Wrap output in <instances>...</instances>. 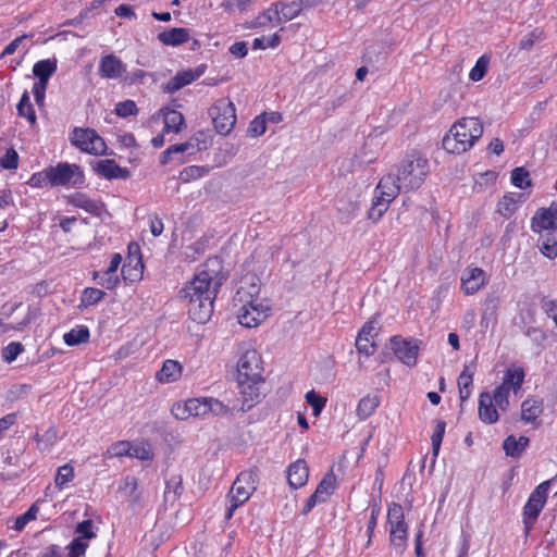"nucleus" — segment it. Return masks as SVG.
Returning <instances> with one entry per match:
<instances>
[{"label": "nucleus", "instance_id": "c85d7f7f", "mask_svg": "<svg viewBox=\"0 0 557 557\" xmlns=\"http://www.w3.org/2000/svg\"><path fill=\"white\" fill-rule=\"evenodd\" d=\"M500 304L499 296L491 293L486 296L483 305L481 326L487 327L490 321H496V313Z\"/></svg>", "mask_w": 557, "mask_h": 557}, {"label": "nucleus", "instance_id": "ddd939ff", "mask_svg": "<svg viewBox=\"0 0 557 557\" xmlns=\"http://www.w3.org/2000/svg\"><path fill=\"white\" fill-rule=\"evenodd\" d=\"M545 504L546 500L543 496H535L533 493L530 494L522 513L525 534L533 528Z\"/></svg>", "mask_w": 557, "mask_h": 557}, {"label": "nucleus", "instance_id": "4c0bfd02", "mask_svg": "<svg viewBox=\"0 0 557 557\" xmlns=\"http://www.w3.org/2000/svg\"><path fill=\"white\" fill-rule=\"evenodd\" d=\"M144 263L140 257L135 258V263L125 262L122 267V275L124 280L132 282L139 280L143 274Z\"/></svg>", "mask_w": 557, "mask_h": 557}, {"label": "nucleus", "instance_id": "423d86ee", "mask_svg": "<svg viewBox=\"0 0 557 557\" xmlns=\"http://www.w3.org/2000/svg\"><path fill=\"white\" fill-rule=\"evenodd\" d=\"M50 174V186H65L72 184L74 187H82L85 183V175L78 164L59 162L57 165L48 166Z\"/></svg>", "mask_w": 557, "mask_h": 557}, {"label": "nucleus", "instance_id": "f3484780", "mask_svg": "<svg viewBox=\"0 0 557 557\" xmlns=\"http://www.w3.org/2000/svg\"><path fill=\"white\" fill-rule=\"evenodd\" d=\"M485 284V272L480 268L467 269L461 277V287L467 295L476 293Z\"/></svg>", "mask_w": 557, "mask_h": 557}, {"label": "nucleus", "instance_id": "774afa93", "mask_svg": "<svg viewBox=\"0 0 557 557\" xmlns=\"http://www.w3.org/2000/svg\"><path fill=\"white\" fill-rule=\"evenodd\" d=\"M88 544L82 539H73L69 544V553L75 555L76 557H82L85 555Z\"/></svg>", "mask_w": 557, "mask_h": 557}, {"label": "nucleus", "instance_id": "473e14b6", "mask_svg": "<svg viewBox=\"0 0 557 557\" xmlns=\"http://www.w3.org/2000/svg\"><path fill=\"white\" fill-rule=\"evenodd\" d=\"M380 397L376 395H367L362 397L357 406V416L360 420L368 419L379 407Z\"/></svg>", "mask_w": 557, "mask_h": 557}, {"label": "nucleus", "instance_id": "4be33fe9", "mask_svg": "<svg viewBox=\"0 0 557 557\" xmlns=\"http://www.w3.org/2000/svg\"><path fill=\"white\" fill-rule=\"evenodd\" d=\"M524 200L525 196L522 193L506 194L497 203V212L504 218H510L518 209V205Z\"/></svg>", "mask_w": 557, "mask_h": 557}, {"label": "nucleus", "instance_id": "a19ab883", "mask_svg": "<svg viewBox=\"0 0 557 557\" xmlns=\"http://www.w3.org/2000/svg\"><path fill=\"white\" fill-rule=\"evenodd\" d=\"M445 429H446V422L444 420H441V419L435 420V430L431 437L432 455L434 458H436L440 453L442 441H443V437L445 434ZM434 461H435V459H433V462Z\"/></svg>", "mask_w": 557, "mask_h": 557}, {"label": "nucleus", "instance_id": "6e6552de", "mask_svg": "<svg viewBox=\"0 0 557 557\" xmlns=\"http://www.w3.org/2000/svg\"><path fill=\"white\" fill-rule=\"evenodd\" d=\"M421 341L394 335L389 338V346L395 357L407 367H414L418 361Z\"/></svg>", "mask_w": 557, "mask_h": 557}, {"label": "nucleus", "instance_id": "c756f323", "mask_svg": "<svg viewBox=\"0 0 557 557\" xmlns=\"http://www.w3.org/2000/svg\"><path fill=\"white\" fill-rule=\"evenodd\" d=\"M195 82V76L191 74V70H185L177 72L163 87V90L169 94H174L183 87Z\"/></svg>", "mask_w": 557, "mask_h": 557}, {"label": "nucleus", "instance_id": "f257e3e1", "mask_svg": "<svg viewBox=\"0 0 557 557\" xmlns=\"http://www.w3.org/2000/svg\"><path fill=\"white\" fill-rule=\"evenodd\" d=\"M213 274L214 271H200L178 293L180 298L188 300L189 318L197 323L208 322L213 313V302L223 280Z\"/></svg>", "mask_w": 557, "mask_h": 557}, {"label": "nucleus", "instance_id": "2f4dec72", "mask_svg": "<svg viewBox=\"0 0 557 557\" xmlns=\"http://www.w3.org/2000/svg\"><path fill=\"white\" fill-rule=\"evenodd\" d=\"M542 411V400L528 398L521 405V419L525 422H533L539 418Z\"/></svg>", "mask_w": 557, "mask_h": 557}, {"label": "nucleus", "instance_id": "9b49d317", "mask_svg": "<svg viewBox=\"0 0 557 557\" xmlns=\"http://www.w3.org/2000/svg\"><path fill=\"white\" fill-rule=\"evenodd\" d=\"M259 293V278L256 275H247L242 280L240 286L235 293L234 301L249 306L257 305Z\"/></svg>", "mask_w": 557, "mask_h": 557}, {"label": "nucleus", "instance_id": "b1692460", "mask_svg": "<svg viewBox=\"0 0 557 557\" xmlns=\"http://www.w3.org/2000/svg\"><path fill=\"white\" fill-rule=\"evenodd\" d=\"M525 377V372L521 367L508 368L503 377V382L498 387H505L506 391L512 389L517 393L521 388Z\"/></svg>", "mask_w": 557, "mask_h": 557}, {"label": "nucleus", "instance_id": "2eb2a0df", "mask_svg": "<svg viewBox=\"0 0 557 557\" xmlns=\"http://www.w3.org/2000/svg\"><path fill=\"white\" fill-rule=\"evenodd\" d=\"M126 72V66L114 54H108L101 58L98 73L103 78L116 79Z\"/></svg>", "mask_w": 557, "mask_h": 557}, {"label": "nucleus", "instance_id": "e433bc0d", "mask_svg": "<svg viewBox=\"0 0 557 557\" xmlns=\"http://www.w3.org/2000/svg\"><path fill=\"white\" fill-rule=\"evenodd\" d=\"M17 113L20 116L27 119V121L34 125L36 124L37 116L34 107L30 102L29 94L25 90L16 106Z\"/></svg>", "mask_w": 557, "mask_h": 557}, {"label": "nucleus", "instance_id": "f704fd0d", "mask_svg": "<svg viewBox=\"0 0 557 557\" xmlns=\"http://www.w3.org/2000/svg\"><path fill=\"white\" fill-rule=\"evenodd\" d=\"M208 413L211 412L218 417H226L232 416L234 410L242 411L240 406L238 407L236 404L230 406L228 404H224L223 401L209 397L208 398Z\"/></svg>", "mask_w": 557, "mask_h": 557}, {"label": "nucleus", "instance_id": "7ed1b4c3", "mask_svg": "<svg viewBox=\"0 0 557 557\" xmlns=\"http://www.w3.org/2000/svg\"><path fill=\"white\" fill-rule=\"evenodd\" d=\"M483 134L478 117H462L450 127L442 140V147L449 153H461L470 149Z\"/></svg>", "mask_w": 557, "mask_h": 557}, {"label": "nucleus", "instance_id": "49530a36", "mask_svg": "<svg viewBox=\"0 0 557 557\" xmlns=\"http://www.w3.org/2000/svg\"><path fill=\"white\" fill-rule=\"evenodd\" d=\"M38 502L37 500L36 503H34L28 509L26 512H24L23 515L18 516L16 519H15V522H14V525H13V529L16 530V531H22L26 524L32 521V520H35L36 517H37V513L39 511V508H38Z\"/></svg>", "mask_w": 557, "mask_h": 557}, {"label": "nucleus", "instance_id": "3c124183", "mask_svg": "<svg viewBox=\"0 0 557 557\" xmlns=\"http://www.w3.org/2000/svg\"><path fill=\"white\" fill-rule=\"evenodd\" d=\"M114 113L120 117H127L136 115L138 113V108L134 100L127 99L115 104Z\"/></svg>", "mask_w": 557, "mask_h": 557}, {"label": "nucleus", "instance_id": "09e8293b", "mask_svg": "<svg viewBox=\"0 0 557 557\" xmlns=\"http://www.w3.org/2000/svg\"><path fill=\"white\" fill-rule=\"evenodd\" d=\"M208 398L209 397H199V398H190L187 400V408L190 412V416L200 417L208 413Z\"/></svg>", "mask_w": 557, "mask_h": 557}, {"label": "nucleus", "instance_id": "c03bdc74", "mask_svg": "<svg viewBox=\"0 0 557 557\" xmlns=\"http://www.w3.org/2000/svg\"><path fill=\"white\" fill-rule=\"evenodd\" d=\"M129 457L148 461L153 459V453L149 443L131 444Z\"/></svg>", "mask_w": 557, "mask_h": 557}, {"label": "nucleus", "instance_id": "5701e85b", "mask_svg": "<svg viewBox=\"0 0 557 557\" xmlns=\"http://www.w3.org/2000/svg\"><path fill=\"white\" fill-rule=\"evenodd\" d=\"M336 478L333 471L327 472L318 484L315 491L310 496L319 504L324 503L335 491Z\"/></svg>", "mask_w": 557, "mask_h": 557}, {"label": "nucleus", "instance_id": "39448f33", "mask_svg": "<svg viewBox=\"0 0 557 557\" xmlns=\"http://www.w3.org/2000/svg\"><path fill=\"white\" fill-rule=\"evenodd\" d=\"M71 144L81 151L95 156H112L101 136L92 128L75 127L71 134Z\"/></svg>", "mask_w": 557, "mask_h": 557}, {"label": "nucleus", "instance_id": "5fc2aeb1", "mask_svg": "<svg viewBox=\"0 0 557 557\" xmlns=\"http://www.w3.org/2000/svg\"><path fill=\"white\" fill-rule=\"evenodd\" d=\"M74 478V469L70 463H66L58 469L54 483L59 488H62L67 482Z\"/></svg>", "mask_w": 557, "mask_h": 557}, {"label": "nucleus", "instance_id": "052dcab7", "mask_svg": "<svg viewBox=\"0 0 557 557\" xmlns=\"http://www.w3.org/2000/svg\"><path fill=\"white\" fill-rule=\"evenodd\" d=\"M0 165L5 170H15L18 166V154L14 148L7 150L5 154L0 159Z\"/></svg>", "mask_w": 557, "mask_h": 557}, {"label": "nucleus", "instance_id": "cd10ccee", "mask_svg": "<svg viewBox=\"0 0 557 557\" xmlns=\"http://www.w3.org/2000/svg\"><path fill=\"white\" fill-rule=\"evenodd\" d=\"M182 373L181 364L172 359L163 362L162 368L157 372L156 379L161 383L175 382Z\"/></svg>", "mask_w": 557, "mask_h": 557}, {"label": "nucleus", "instance_id": "bf43d9fd", "mask_svg": "<svg viewBox=\"0 0 557 557\" xmlns=\"http://www.w3.org/2000/svg\"><path fill=\"white\" fill-rule=\"evenodd\" d=\"M387 522L389 525L399 524L405 522L403 506L397 503H393L388 507Z\"/></svg>", "mask_w": 557, "mask_h": 557}, {"label": "nucleus", "instance_id": "412c9836", "mask_svg": "<svg viewBox=\"0 0 557 557\" xmlns=\"http://www.w3.org/2000/svg\"><path fill=\"white\" fill-rule=\"evenodd\" d=\"M265 318L259 305H243L238 310V322L246 327H255Z\"/></svg>", "mask_w": 557, "mask_h": 557}, {"label": "nucleus", "instance_id": "a18cd8bd", "mask_svg": "<svg viewBox=\"0 0 557 557\" xmlns=\"http://www.w3.org/2000/svg\"><path fill=\"white\" fill-rule=\"evenodd\" d=\"M106 296V293L101 289L94 288V287H87L83 290L82 294V306L88 307L94 306L101 301L103 297Z\"/></svg>", "mask_w": 557, "mask_h": 557}, {"label": "nucleus", "instance_id": "20e7f679", "mask_svg": "<svg viewBox=\"0 0 557 557\" xmlns=\"http://www.w3.org/2000/svg\"><path fill=\"white\" fill-rule=\"evenodd\" d=\"M428 174V159L417 151L406 154L397 170L398 181L403 184L404 191L420 188Z\"/></svg>", "mask_w": 557, "mask_h": 557}, {"label": "nucleus", "instance_id": "58836bf2", "mask_svg": "<svg viewBox=\"0 0 557 557\" xmlns=\"http://www.w3.org/2000/svg\"><path fill=\"white\" fill-rule=\"evenodd\" d=\"M391 202L386 201L385 197L375 195L372 206L368 211V218L374 222L379 221L387 211Z\"/></svg>", "mask_w": 557, "mask_h": 557}, {"label": "nucleus", "instance_id": "680f3d73", "mask_svg": "<svg viewBox=\"0 0 557 557\" xmlns=\"http://www.w3.org/2000/svg\"><path fill=\"white\" fill-rule=\"evenodd\" d=\"M267 129V120L263 115L256 116L249 124L247 133L252 136H260Z\"/></svg>", "mask_w": 557, "mask_h": 557}, {"label": "nucleus", "instance_id": "bb28decb", "mask_svg": "<svg viewBox=\"0 0 557 557\" xmlns=\"http://www.w3.org/2000/svg\"><path fill=\"white\" fill-rule=\"evenodd\" d=\"M529 443L530 438L528 436L521 435L516 438L515 435H509L503 442V449L507 456L518 458L527 449Z\"/></svg>", "mask_w": 557, "mask_h": 557}, {"label": "nucleus", "instance_id": "6ab92c4d", "mask_svg": "<svg viewBox=\"0 0 557 557\" xmlns=\"http://www.w3.org/2000/svg\"><path fill=\"white\" fill-rule=\"evenodd\" d=\"M479 418L487 424L496 423L499 419L497 407L488 392H482L479 396Z\"/></svg>", "mask_w": 557, "mask_h": 557}, {"label": "nucleus", "instance_id": "8fccbe9b", "mask_svg": "<svg viewBox=\"0 0 557 557\" xmlns=\"http://www.w3.org/2000/svg\"><path fill=\"white\" fill-rule=\"evenodd\" d=\"M94 278L98 281V284L106 287L107 289H113L117 286L120 278L116 275V273H110L109 270H106L103 272H94Z\"/></svg>", "mask_w": 557, "mask_h": 557}, {"label": "nucleus", "instance_id": "338daca9", "mask_svg": "<svg viewBox=\"0 0 557 557\" xmlns=\"http://www.w3.org/2000/svg\"><path fill=\"white\" fill-rule=\"evenodd\" d=\"M47 86L46 82H36L33 86V95L38 107L44 106Z\"/></svg>", "mask_w": 557, "mask_h": 557}, {"label": "nucleus", "instance_id": "4d7b16f0", "mask_svg": "<svg viewBox=\"0 0 557 557\" xmlns=\"http://www.w3.org/2000/svg\"><path fill=\"white\" fill-rule=\"evenodd\" d=\"M23 350L24 346L20 342H12L2 348V358L8 363H11Z\"/></svg>", "mask_w": 557, "mask_h": 557}, {"label": "nucleus", "instance_id": "69168bd1", "mask_svg": "<svg viewBox=\"0 0 557 557\" xmlns=\"http://www.w3.org/2000/svg\"><path fill=\"white\" fill-rule=\"evenodd\" d=\"M376 345L370 342V338H356V348L359 354H363L366 356H371L375 351Z\"/></svg>", "mask_w": 557, "mask_h": 557}, {"label": "nucleus", "instance_id": "79ce46f5", "mask_svg": "<svg viewBox=\"0 0 557 557\" xmlns=\"http://www.w3.org/2000/svg\"><path fill=\"white\" fill-rule=\"evenodd\" d=\"M408 525L406 522L391 525L389 541L395 546H405L407 541Z\"/></svg>", "mask_w": 557, "mask_h": 557}, {"label": "nucleus", "instance_id": "393cba45", "mask_svg": "<svg viewBox=\"0 0 557 557\" xmlns=\"http://www.w3.org/2000/svg\"><path fill=\"white\" fill-rule=\"evenodd\" d=\"M537 240V247L540 251L548 259H555L557 257V230H550V232L540 233Z\"/></svg>", "mask_w": 557, "mask_h": 557}, {"label": "nucleus", "instance_id": "f03ea898", "mask_svg": "<svg viewBox=\"0 0 557 557\" xmlns=\"http://www.w3.org/2000/svg\"><path fill=\"white\" fill-rule=\"evenodd\" d=\"M261 356L256 349L245 350L237 361V384L242 395L240 410L249 411L264 396Z\"/></svg>", "mask_w": 557, "mask_h": 557}, {"label": "nucleus", "instance_id": "37998d69", "mask_svg": "<svg viewBox=\"0 0 557 557\" xmlns=\"http://www.w3.org/2000/svg\"><path fill=\"white\" fill-rule=\"evenodd\" d=\"M488 63H490V57L486 54L481 55L476 60L472 70L470 71L469 78L473 82H479V81L483 79V77L487 73Z\"/></svg>", "mask_w": 557, "mask_h": 557}, {"label": "nucleus", "instance_id": "f8f14e48", "mask_svg": "<svg viewBox=\"0 0 557 557\" xmlns=\"http://www.w3.org/2000/svg\"><path fill=\"white\" fill-rule=\"evenodd\" d=\"M557 209L540 208L531 220V230L534 233L557 230Z\"/></svg>", "mask_w": 557, "mask_h": 557}, {"label": "nucleus", "instance_id": "7c9ffc66", "mask_svg": "<svg viewBox=\"0 0 557 557\" xmlns=\"http://www.w3.org/2000/svg\"><path fill=\"white\" fill-rule=\"evenodd\" d=\"M57 71V61L55 60H40L36 62L33 66V74L37 78V82H46L49 83V78Z\"/></svg>", "mask_w": 557, "mask_h": 557}, {"label": "nucleus", "instance_id": "dca6fc26", "mask_svg": "<svg viewBox=\"0 0 557 557\" xmlns=\"http://www.w3.org/2000/svg\"><path fill=\"white\" fill-rule=\"evenodd\" d=\"M401 190L404 187L398 181V175L388 174L380 180L375 195L385 197L386 201H393Z\"/></svg>", "mask_w": 557, "mask_h": 557}, {"label": "nucleus", "instance_id": "6e6d98bb", "mask_svg": "<svg viewBox=\"0 0 557 557\" xmlns=\"http://www.w3.org/2000/svg\"><path fill=\"white\" fill-rule=\"evenodd\" d=\"M492 400L502 411H507L509 408V391L497 386L493 392Z\"/></svg>", "mask_w": 557, "mask_h": 557}, {"label": "nucleus", "instance_id": "864d4df0", "mask_svg": "<svg viewBox=\"0 0 557 557\" xmlns=\"http://www.w3.org/2000/svg\"><path fill=\"white\" fill-rule=\"evenodd\" d=\"M131 453V443L128 441H119L113 443L107 450L106 456L112 457H123L128 456Z\"/></svg>", "mask_w": 557, "mask_h": 557}, {"label": "nucleus", "instance_id": "72a5a7b5", "mask_svg": "<svg viewBox=\"0 0 557 557\" xmlns=\"http://www.w3.org/2000/svg\"><path fill=\"white\" fill-rule=\"evenodd\" d=\"M302 11L301 0L280 1V23L290 21L298 16Z\"/></svg>", "mask_w": 557, "mask_h": 557}, {"label": "nucleus", "instance_id": "603ef678", "mask_svg": "<svg viewBox=\"0 0 557 557\" xmlns=\"http://www.w3.org/2000/svg\"><path fill=\"white\" fill-rule=\"evenodd\" d=\"M544 39V32L540 28L533 29L527 36L520 39L519 48L522 50H530L535 42L542 41Z\"/></svg>", "mask_w": 557, "mask_h": 557}, {"label": "nucleus", "instance_id": "4468645a", "mask_svg": "<svg viewBox=\"0 0 557 557\" xmlns=\"http://www.w3.org/2000/svg\"><path fill=\"white\" fill-rule=\"evenodd\" d=\"M67 202L98 218L101 216L102 213L106 211L103 202L96 201L88 197V195L81 191L70 195L67 197Z\"/></svg>", "mask_w": 557, "mask_h": 557}, {"label": "nucleus", "instance_id": "a211bd4d", "mask_svg": "<svg viewBox=\"0 0 557 557\" xmlns=\"http://www.w3.org/2000/svg\"><path fill=\"white\" fill-rule=\"evenodd\" d=\"M309 478V468L304 459L293 462L287 469V480L292 488L302 487Z\"/></svg>", "mask_w": 557, "mask_h": 557}, {"label": "nucleus", "instance_id": "a878e982", "mask_svg": "<svg viewBox=\"0 0 557 557\" xmlns=\"http://www.w3.org/2000/svg\"><path fill=\"white\" fill-rule=\"evenodd\" d=\"M161 113L163 114V120H164V127H163V132L164 133H180L182 131V127L185 123V119H184V115L174 110V109H170V108H163L161 109Z\"/></svg>", "mask_w": 557, "mask_h": 557}, {"label": "nucleus", "instance_id": "13d9d810", "mask_svg": "<svg viewBox=\"0 0 557 557\" xmlns=\"http://www.w3.org/2000/svg\"><path fill=\"white\" fill-rule=\"evenodd\" d=\"M94 522L90 519L78 522L75 527V533L78 534L77 539L91 540L96 537V533L92 531Z\"/></svg>", "mask_w": 557, "mask_h": 557}, {"label": "nucleus", "instance_id": "de8ad7c7", "mask_svg": "<svg viewBox=\"0 0 557 557\" xmlns=\"http://www.w3.org/2000/svg\"><path fill=\"white\" fill-rule=\"evenodd\" d=\"M305 397L307 404L312 408L313 416L318 417L326 404V398L322 397L314 389L309 391Z\"/></svg>", "mask_w": 557, "mask_h": 557}, {"label": "nucleus", "instance_id": "e2e57ef3", "mask_svg": "<svg viewBox=\"0 0 557 557\" xmlns=\"http://www.w3.org/2000/svg\"><path fill=\"white\" fill-rule=\"evenodd\" d=\"M28 184L32 187H39V188L50 185V174H49L48 168H46L41 172L34 173L30 176Z\"/></svg>", "mask_w": 557, "mask_h": 557}, {"label": "nucleus", "instance_id": "ea45409f", "mask_svg": "<svg viewBox=\"0 0 557 557\" xmlns=\"http://www.w3.org/2000/svg\"><path fill=\"white\" fill-rule=\"evenodd\" d=\"M511 183L520 189H525L532 186L530 172L524 166L515 168L511 171Z\"/></svg>", "mask_w": 557, "mask_h": 557}, {"label": "nucleus", "instance_id": "aec40b11", "mask_svg": "<svg viewBox=\"0 0 557 557\" xmlns=\"http://www.w3.org/2000/svg\"><path fill=\"white\" fill-rule=\"evenodd\" d=\"M190 39V29L173 27L158 34V40L164 46H181Z\"/></svg>", "mask_w": 557, "mask_h": 557}, {"label": "nucleus", "instance_id": "0eeeda50", "mask_svg": "<svg viewBox=\"0 0 557 557\" xmlns=\"http://www.w3.org/2000/svg\"><path fill=\"white\" fill-rule=\"evenodd\" d=\"M218 134L228 135L236 123V109L233 102L221 100L209 109Z\"/></svg>", "mask_w": 557, "mask_h": 557}, {"label": "nucleus", "instance_id": "1a4fd4ad", "mask_svg": "<svg viewBox=\"0 0 557 557\" xmlns=\"http://www.w3.org/2000/svg\"><path fill=\"white\" fill-rule=\"evenodd\" d=\"M257 474L253 471L240 472L232 485L230 497L244 504L256 490Z\"/></svg>", "mask_w": 557, "mask_h": 557}, {"label": "nucleus", "instance_id": "9d476101", "mask_svg": "<svg viewBox=\"0 0 557 557\" xmlns=\"http://www.w3.org/2000/svg\"><path fill=\"white\" fill-rule=\"evenodd\" d=\"M90 166L97 175L109 181L131 177V171L120 166L113 159L92 160Z\"/></svg>", "mask_w": 557, "mask_h": 557}, {"label": "nucleus", "instance_id": "0e129e2a", "mask_svg": "<svg viewBox=\"0 0 557 557\" xmlns=\"http://www.w3.org/2000/svg\"><path fill=\"white\" fill-rule=\"evenodd\" d=\"M202 173H203V168L198 166V165H190V166L185 168L183 171H181L180 180L184 183H187L191 180H196V178L202 176Z\"/></svg>", "mask_w": 557, "mask_h": 557}, {"label": "nucleus", "instance_id": "c9c22d12", "mask_svg": "<svg viewBox=\"0 0 557 557\" xmlns=\"http://www.w3.org/2000/svg\"><path fill=\"white\" fill-rule=\"evenodd\" d=\"M90 336L89 330L85 325H79L65 333L63 336L64 343L67 346H76L88 342Z\"/></svg>", "mask_w": 557, "mask_h": 557}]
</instances>
